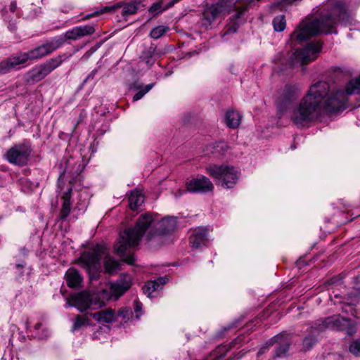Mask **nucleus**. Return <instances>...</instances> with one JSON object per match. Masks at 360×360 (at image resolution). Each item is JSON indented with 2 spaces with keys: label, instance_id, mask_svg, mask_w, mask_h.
Wrapping results in <instances>:
<instances>
[{
  "label": "nucleus",
  "instance_id": "4be33fe9",
  "mask_svg": "<svg viewBox=\"0 0 360 360\" xmlns=\"http://www.w3.org/2000/svg\"><path fill=\"white\" fill-rule=\"evenodd\" d=\"M71 192H72V188L68 187L67 188L66 191H64L63 194V204L62 209L60 210V218L65 219L66 218L70 212V207H71V203H70V198H71Z\"/></svg>",
  "mask_w": 360,
  "mask_h": 360
},
{
  "label": "nucleus",
  "instance_id": "a18cd8bd",
  "mask_svg": "<svg viewBox=\"0 0 360 360\" xmlns=\"http://www.w3.org/2000/svg\"><path fill=\"white\" fill-rule=\"evenodd\" d=\"M247 10V7H244L243 10L240 11V13L245 12Z\"/></svg>",
  "mask_w": 360,
  "mask_h": 360
},
{
  "label": "nucleus",
  "instance_id": "c03bdc74",
  "mask_svg": "<svg viewBox=\"0 0 360 360\" xmlns=\"http://www.w3.org/2000/svg\"><path fill=\"white\" fill-rule=\"evenodd\" d=\"M245 1H247V4H251L254 0H245Z\"/></svg>",
  "mask_w": 360,
  "mask_h": 360
},
{
  "label": "nucleus",
  "instance_id": "a19ab883",
  "mask_svg": "<svg viewBox=\"0 0 360 360\" xmlns=\"http://www.w3.org/2000/svg\"><path fill=\"white\" fill-rule=\"evenodd\" d=\"M41 323H37V324L34 326V329H35L36 330H39V329L41 328Z\"/></svg>",
  "mask_w": 360,
  "mask_h": 360
},
{
  "label": "nucleus",
  "instance_id": "b1692460",
  "mask_svg": "<svg viewBox=\"0 0 360 360\" xmlns=\"http://www.w3.org/2000/svg\"><path fill=\"white\" fill-rule=\"evenodd\" d=\"M277 336L281 337L280 339L275 343H278L279 345L276 348L275 355L277 357H282L285 355L289 349L290 342L288 340L284 338L283 335H278Z\"/></svg>",
  "mask_w": 360,
  "mask_h": 360
},
{
  "label": "nucleus",
  "instance_id": "7ed1b4c3",
  "mask_svg": "<svg viewBox=\"0 0 360 360\" xmlns=\"http://www.w3.org/2000/svg\"><path fill=\"white\" fill-rule=\"evenodd\" d=\"M131 284V276L127 274L122 275L116 282L110 284L108 289H103L101 292L94 293L82 291L71 295L68 299L65 307H74L81 312L89 309H97L101 308L106 300L113 297L117 299L122 296L129 289Z\"/></svg>",
  "mask_w": 360,
  "mask_h": 360
},
{
  "label": "nucleus",
  "instance_id": "393cba45",
  "mask_svg": "<svg viewBox=\"0 0 360 360\" xmlns=\"http://www.w3.org/2000/svg\"><path fill=\"white\" fill-rule=\"evenodd\" d=\"M62 63V58L59 56L46 60L45 63H42V65L49 75L53 70L59 67Z\"/></svg>",
  "mask_w": 360,
  "mask_h": 360
},
{
  "label": "nucleus",
  "instance_id": "49530a36",
  "mask_svg": "<svg viewBox=\"0 0 360 360\" xmlns=\"http://www.w3.org/2000/svg\"><path fill=\"white\" fill-rule=\"evenodd\" d=\"M110 9H111V8H109V7H105V8H104V11H110Z\"/></svg>",
  "mask_w": 360,
  "mask_h": 360
},
{
  "label": "nucleus",
  "instance_id": "9b49d317",
  "mask_svg": "<svg viewBox=\"0 0 360 360\" xmlns=\"http://www.w3.org/2000/svg\"><path fill=\"white\" fill-rule=\"evenodd\" d=\"M96 30L93 25L77 26L72 30L67 31L63 35L55 37V39H61L62 45L68 40H78L85 36H89L95 32Z\"/></svg>",
  "mask_w": 360,
  "mask_h": 360
},
{
  "label": "nucleus",
  "instance_id": "4468645a",
  "mask_svg": "<svg viewBox=\"0 0 360 360\" xmlns=\"http://www.w3.org/2000/svg\"><path fill=\"white\" fill-rule=\"evenodd\" d=\"M47 75H49V73L41 63L34 66L32 68L28 70L24 75L23 79L26 84L32 85L38 82L41 81Z\"/></svg>",
  "mask_w": 360,
  "mask_h": 360
},
{
  "label": "nucleus",
  "instance_id": "0eeeda50",
  "mask_svg": "<svg viewBox=\"0 0 360 360\" xmlns=\"http://www.w3.org/2000/svg\"><path fill=\"white\" fill-rule=\"evenodd\" d=\"M321 49L319 43H309L302 49H297L290 58L291 66H300L315 60Z\"/></svg>",
  "mask_w": 360,
  "mask_h": 360
},
{
  "label": "nucleus",
  "instance_id": "a211bd4d",
  "mask_svg": "<svg viewBox=\"0 0 360 360\" xmlns=\"http://www.w3.org/2000/svg\"><path fill=\"white\" fill-rule=\"evenodd\" d=\"M229 149V146L227 143L219 141L207 146L205 151L207 155L221 156L224 155Z\"/></svg>",
  "mask_w": 360,
  "mask_h": 360
},
{
  "label": "nucleus",
  "instance_id": "c756f323",
  "mask_svg": "<svg viewBox=\"0 0 360 360\" xmlns=\"http://www.w3.org/2000/svg\"><path fill=\"white\" fill-rule=\"evenodd\" d=\"M273 25L276 32L283 31L286 25L285 16L283 15L276 16L273 20Z\"/></svg>",
  "mask_w": 360,
  "mask_h": 360
},
{
  "label": "nucleus",
  "instance_id": "58836bf2",
  "mask_svg": "<svg viewBox=\"0 0 360 360\" xmlns=\"http://www.w3.org/2000/svg\"><path fill=\"white\" fill-rule=\"evenodd\" d=\"M124 261L129 264H134V262L135 261L134 257L132 255L127 256L126 258L124 259Z\"/></svg>",
  "mask_w": 360,
  "mask_h": 360
},
{
  "label": "nucleus",
  "instance_id": "2f4dec72",
  "mask_svg": "<svg viewBox=\"0 0 360 360\" xmlns=\"http://www.w3.org/2000/svg\"><path fill=\"white\" fill-rule=\"evenodd\" d=\"M137 12V6L134 3H130L124 5L122 11V15L123 16H127L129 15H133L135 14Z\"/></svg>",
  "mask_w": 360,
  "mask_h": 360
},
{
  "label": "nucleus",
  "instance_id": "f8f14e48",
  "mask_svg": "<svg viewBox=\"0 0 360 360\" xmlns=\"http://www.w3.org/2000/svg\"><path fill=\"white\" fill-rule=\"evenodd\" d=\"M186 186L187 191L191 193H207L214 189L212 181L205 176L187 181Z\"/></svg>",
  "mask_w": 360,
  "mask_h": 360
},
{
  "label": "nucleus",
  "instance_id": "39448f33",
  "mask_svg": "<svg viewBox=\"0 0 360 360\" xmlns=\"http://www.w3.org/2000/svg\"><path fill=\"white\" fill-rule=\"evenodd\" d=\"M103 258L105 272L114 274L120 269V262L115 260L106 252L104 245H97L90 251L83 253L79 259V265L85 269L91 281L98 280L101 272V259Z\"/></svg>",
  "mask_w": 360,
  "mask_h": 360
},
{
  "label": "nucleus",
  "instance_id": "79ce46f5",
  "mask_svg": "<svg viewBox=\"0 0 360 360\" xmlns=\"http://www.w3.org/2000/svg\"><path fill=\"white\" fill-rule=\"evenodd\" d=\"M185 192H186V191H184V190H182V191H181V190H179V194H178V195H176V196H180V195H183Z\"/></svg>",
  "mask_w": 360,
  "mask_h": 360
},
{
  "label": "nucleus",
  "instance_id": "f3484780",
  "mask_svg": "<svg viewBox=\"0 0 360 360\" xmlns=\"http://www.w3.org/2000/svg\"><path fill=\"white\" fill-rule=\"evenodd\" d=\"M165 283V281L163 278H159L155 281H150L143 286V292L147 295L148 297H155L156 292L162 288Z\"/></svg>",
  "mask_w": 360,
  "mask_h": 360
},
{
  "label": "nucleus",
  "instance_id": "20e7f679",
  "mask_svg": "<svg viewBox=\"0 0 360 360\" xmlns=\"http://www.w3.org/2000/svg\"><path fill=\"white\" fill-rule=\"evenodd\" d=\"M338 14L339 20H345L347 14L345 4L337 2L333 8V14L321 19H316L311 22L303 21L300 26L291 34V40L303 41L312 36L319 34H328L336 23L334 15Z\"/></svg>",
  "mask_w": 360,
  "mask_h": 360
},
{
  "label": "nucleus",
  "instance_id": "cd10ccee",
  "mask_svg": "<svg viewBox=\"0 0 360 360\" xmlns=\"http://www.w3.org/2000/svg\"><path fill=\"white\" fill-rule=\"evenodd\" d=\"M169 30L168 26L159 25L154 27L150 32V37L154 39H158L163 36Z\"/></svg>",
  "mask_w": 360,
  "mask_h": 360
},
{
  "label": "nucleus",
  "instance_id": "9d476101",
  "mask_svg": "<svg viewBox=\"0 0 360 360\" xmlns=\"http://www.w3.org/2000/svg\"><path fill=\"white\" fill-rule=\"evenodd\" d=\"M29 61L26 52L13 54L0 62V75H5L12 70L18 69V66Z\"/></svg>",
  "mask_w": 360,
  "mask_h": 360
},
{
  "label": "nucleus",
  "instance_id": "a878e982",
  "mask_svg": "<svg viewBox=\"0 0 360 360\" xmlns=\"http://www.w3.org/2000/svg\"><path fill=\"white\" fill-rule=\"evenodd\" d=\"M117 316V319H120V322L127 323L133 318V311L129 307H124L119 310Z\"/></svg>",
  "mask_w": 360,
  "mask_h": 360
},
{
  "label": "nucleus",
  "instance_id": "1a4fd4ad",
  "mask_svg": "<svg viewBox=\"0 0 360 360\" xmlns=\"http://www.w3.org/2000/svg\"><path fill=\"white\" fill-rule=\"evenodd\" d=\"M61 39H52L45 44L26 51L29 60L40 59L62 46Z\"/></svg>",
  "mask_w": 360,
  "mask_h": 360
},
{
  "label": "nucleus",
  "instance_id": "f704fd0d",
  "mask_svg": "<svg viewBox=\"0 0 360 360\" xmlns=\"http://www.w3.org/2000/svg\"><path fill=\"white\" fill-rule=\"evenodd\" d=\"M349 352L354 356H360V339L352 342L349 348Z\"/></svg>",
  "mask_w": 360,
  "mask_h": 360
},
{
  "label": "nucleus",
  "instance_id": "ea45409f",
  "mask_svg": "<svg viewBox=\"0 0 360 360\" xmlns=\"http://www.w3.org/2000/svg\"><path fill=\"white\" fill-rule=\"evenodd\" d=\"M99 13H98V12H96V13H94L89 14V15H86V16L85 17V19H88V18H91V17L96 16V15H98Z\"/></svg>",
  "mask_w": 360,
  "mask_h": 360
},
{
  "label": "nucleus",
  "instance_id": "bb28decb",
  "mask_svg": "<svg viewBox=\"0 0 360 360\" xmlns=\"http://www.w3.org/2000/svg\"><path fill=\"white\" fill-rule=\"evenodd\" d=\"M174 5V1H170L167 5L162 6V1H159L154 3L148 9V11L151 13H160Z\"/></svg>",
  "mask_w": 360,
  "mask_h": 360
},
{
  "label": "nucleus",
  "instance_id": "4c0bfd02",
  "mask_svg": "<svg viewBox=\"0 0 360 360\" xmlns=\"http://www.w3.org/2000/svg\"><path fill=\"white\" fill-rule=\"evenodd\" d=\"M141 310V304L139 302H136L135 307H134V311L136 314V316L137 319H139L141 316V314L139 313Z\"/></svg>",
  "mask_w": 360,
  "mask_h": 360
},
{
  "label": "nucleus",
  "instance_id": "37998d69",
  "mask_svg": "<svg viewBox=\"0 0 360 360\" xmlns=\"http://www.w3.org/2000/svg\"><path fill=\"white\" fill-rule=\"evenodd\" d=\"M229 32H236V30H232V29L229 28V29L227 30V32L225 33V34H228V33H229Z\"/></svg>",
  "mask_w": 360,
  "mask_h": 360
},
{
  "label": "nucleus",
  "instance_id": "2eb2a0df",
  "mask_svg": "<svg viewBox=\"0 0 360 360\" xmlns=\"http://www.w3.org/2000/svg\"><path fill=\"white\" fill-rule=\"evenodd\" d=\"M91 316L100 323H111L117 320V313L110 308L91 314Z\"/></svg>",
  "mask_w": 360,
  "mask_h": 360
},
{
  "label": "nucleus",
  "instance_id": "e433bc0d",
  "mask_svg": "<svg viewBox=\"0 0 360 360\" xmlns=\"http://www.w3.org/2000/svg\"><path fill=\"white\" fill-rule=\"evenodd\" d=\"M221 11L219 9V6L215 5L210 8L209 11L207 12H210L212 15V18H215L217 15L221 12Z\"/></svg>",
  "mask_w": 360,
  "mask_h": 360
},
{
  "label": "nucleus",
  "instance_id": "f257e3e1",
  "mask_svg": "<svg viewBox=\"0 0 360 360\" xmlns=\"http://www.w3.org/2000/svg\"><path fill=\"white\" fill-rule=\"evenodd\" d=\"M360 94V75L351 79L345 90L331 89L326 82L312 84L306 95L290 112V119L298 128L309 126L324 112L344 110L348 96Z\"/></svg>",
  "mask_w": 360,
  "mask_h": 360
},
{
  "label": "nucleus",
  "instance_id": "423d86ee",
  "mask_svg": "<svg viewBox=\"0 0 360 360\" xmlns=\"http://www.w3.org/2000/svg\"><path fill=\"white\" fill-rule=\"evenodd\" d=\"M207 173L215 179L216 184L226 188H232L239 177L238 171L231 165H210L206 167Z\"/></svg>",
  "mask_w": 360,
  "mask_h": 360
},
{
  "label": "nucleus",
  "instance_id": "7c9ffc66",
  "mask_svg": "<svg viewBox=\"0 0 360 360\" xmlns=\"http://www.w3.org/2000/svg\"><path fill=\"white\" fill-rule=\"evenodd\" d=\"M89 323L88 319H86L84 317L77 316L73 321L72 330L75 331V330L80 329L83 326H89Z\"/></svg>",
  "mask_w": 360,
  "mask_h": 360
},
{
  "label": "nucleus",
  "instance_id": "473e14b6",
  "mask_svg": "<svg viewBox=\"0 0 360 360\" xmlns=\"http://www.w3.org/2000/svg\"><path fill=\"white\" fill-rule=\"evenodd\" d=\"M281 337L278 336H274L271 340H269L268 342H266V344L260 348L259 352H257V356H261L262 354H264L269 350V348L270 346H272L275 344V342H277L278 339H280Z\"/></svg>",
  "mask_w": 360,
  "mask_h": 360
},
{
  "label": "nucleus",
  "instance_id": "aec40b11",
  "mask_svg": "<svg viewBox=\"0 0 360 360\" xmlns=\"http://www.w3.org/2000/svg\"><path fill=\"white\" fill-rule=\"evenodd\" d=\"M67 285L70 288H76L82 283V278L77 270L70 269L65 274Z\"/></svg>",
  "mask_w": 360,
  "mask_h": 360
},
{
  "label": "nucleus",
  "instance_id": "412c9836",
  "mask_svg": "<svg viewBox=\"0 0 360 360\" xmlns=\"http://www.w3.org/2000/svg\"><path fill=\"white\" fill-rule=\"evenodd\" d=\"M144 202V195L139 190L131 191L129 196V205L132 210L138 209Z\"/></svg>",
  "mask_w": 360,
  "mask_h": 360
},
{
  "label": "nucleus",
  "instance_id": "c85d7f7f",
  "mask_svg": "<svg viewBox=\"0 0 360 360\" xmlns=\"http://www.w3.org/2000/svg\"><path fill=\"white\" fill-rule=\"evenodd\" d=\"M347 323L348 320L347 319L340 317V316L333 318H328L326 320L327 326L333 324V326L337 329L342 326H345Z\"/></svg>",
  "mask_w": 360,
  "mask_h": 360
},
{
  "label": "nucleus",
  "instance_id": "ddd939ff",
  "mask_svg": "<svg viewBox=\"0 0 360 360\" xmlns=\"http://www.w3.org/2000/svg\"><path fill=\"white\" fill-rule=\"evenodd\" d=\"M299 95L298 89L295 86H286L277 101L278 110L283 112Z\"/></svg>",
  "mask_w": 360,
  "mask_h": 360
},
{
  "label": "nucleus",
  "instance_id": "5701e85b",
  "mask_svg": "<svg viewBox=\"0 0 360 360\" xmlns=\"http://www.w3.org/2000/svg\"><path fill=\"white\" fill-rule=\"evenodd\" d=\"M241 121V115L236 111H228L225 115V123L229 128H237Z\"/></svg>",
  "mask_w": 360,
  "mask_h": 360
},
{
  "label": "nucleus",
  "instance_id": "6ab92c4d",
  "mask_svg": "<svg viewBox=\"0 0 360 360\" xmlns=\"http://www.w3.org/2000/svg\"><path fill=\"white\" fill-rule=\"evenodd\" d=\"M4 19L5 21L8 22H11L13 20H15V18H18L19 14L17 12V4L16 1H13L11 2L8 6V11L7 8H5L3 13ZM8 27L11 30L14 29V26L12 23H10Z\"/></svg>",
  "mask_w": 360,
  "mask_h": 360
},
{
  "label": "nucleus",
  "instance_id": "f03ea898",
  "mask_svg": "<svg viewBox=\"0 0 360 360\" xmlns=\"http://www.w3.org/2000/svg\"><path fill=\"white\" fill-rule=\"evenodd\" d=\"M176 227V218L168 217L156 221L150 214H142L134 228H129L120 233L114 251L120 257H124L126 252L136 246L144 233L148 240L156 235H164L172 232Z\"/></svg>",
  "mask_w": 360,
  "mask_h": 360
},
{
  "label": "nucleus",
  "instance_id": "72a5a7b5",
  "mask_svg": "<svg viewBox=\"0 0 360 360\" xmlns=\"http://www.w3.org/2000/svg\"><path fill=\"white\" fill-rule=\"evenodd\" d=\"M153 84H149L144 86V88L141 90H140L139 92H137L133 97L134 101H137L142 98L146 94H147L153 87Z\"/></svg>",
  "mask_w": 360,
  "mask_h": 360
},
{
  "label": "nucleus",
  "instance_id": "c9c22d12",
  "mask_svg": "<svg viewBox=\"0 0 360 360\" xmlns=\"http://www.w3.org/2000/svg\"><path fill=\"white\" fill-rule=\"evenodd\" d=\"M315 343V340L311 338H306L303 340V348L304 350L309 349Z\"/></svg>",
  "mask_w": 360,
  "mask_h": 360
},
{
  "label": "nucleus",
  "instance_id": "dca6fc26",
  "mask_svg": "<svg viewBox=\"0 0 360 360\" xmlns=\"http://www.w3.org/2000/svg\"><path fill=\"white\" fill-rule=\"evenodd\" d=\"M207 240V231L203 228H199L193 231L190 236V243L193 249H198L205 245Z\"/></svg>",
  "mask_w": 360,
  "mask_h": 360
},
{
  "label": "nucleus",
  "instance_id": "6e6552de",
  "mask_svg": "<svg viewBox=\"0 0 360 360\" xmlns=\"http://www.w3.org/2000/svg\"><path fill=\"white\" fill-rule=\"evenodd\" d=\"M30 153L31 148L29 144L19 143L9 148L4 157L11 164L23 166L26 165Z\"/></svg>",
  "mask_w": 360,
  "mask_h": 360
}]
</instances>
